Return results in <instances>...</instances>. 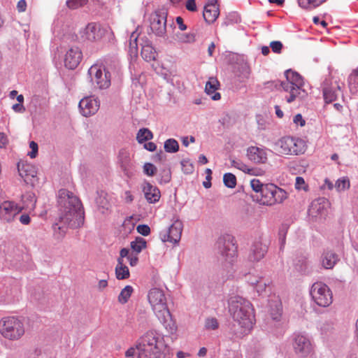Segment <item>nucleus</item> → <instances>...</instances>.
<instances>
[{"instance_id":"obj_15","label":"nucleus","mask_w":358,"mask_h":358,"mask_svg":"<svg viewBox=\"0 0 358 358\" xmlns=\"http://www.w3.org/2000/svg\"><path fill=\"white\" fill-rule=\"evenodd\" d=\"M166 13L163 10L154 12L151 16L150 28L157 36H164L166 27Z\"/></svg>"},{"instance_id":"obj_25","label":"nucleus","mask_w":358,"mask_h":358,"mask_svg":"<svg viewBox=\"0 0 358 358\" xmlns=\"http://www.w3.org/2000/svg\"><path fill=\"white\" fill-rule=\"evenodd\" d=\"M17 169L20 176L27 182L31 178L36 176V171L34 166L28 163H18Z\"/></svg>"},{"instance_id":"obj_23","label":"nucleus","mask_w":358,"mask_h":358,"mask_svg":"<svg viewBox=\"0 0 358 358\" xmlns=\"http://www.w3.org/2000/svg\"><path fill=\"white\" fill-rule=\"evenodd\" d=\"M273 188L272 183L265 184L264 188L259 194L253 196V200L261 205L271 206V189Z\"/></svg>"},{"instance_id":"obj_39","label":"nucleus","mask_w":358,"mask_h":358,"mask_svg":"<svg viewBox=\"0 0 358 358\" xmlns=\"http://www.w3.org/2000/svg\"><path fill=\"white\" fill-rule=\"evenodd\" d=\"M350 187V182L348 177H343L339 178L335 183V188L338 192H342L348 189Z\"/></svg>"},{"instance_id":"obj_62","label":"nucleus","mask_w":358,"mask_h":358,"mask_svg":"<svg viewBox=\"0 0 358 358\" xmlns=\"http://www.w3.org/2000/svg\"><path fill=\"white\" fill-rule=\"evenodd\" d=\"M8 143L6 136L3 133L0 132V148H3Z\"/></svg>"},{"instance_id":"obj_50","label":"nucleus","mask_w":358,"mask_h":358,"mask_svg":"<svg viewBox=\"0 0 358 358\" xmlns=\"http://www.w3.org/2000/svg\"><path fill=\"white\" fill-rule=\"evenodd\" d=\"M182 169L185 173H192L194 170L193 165L187 160H183L181 162Z\"/></svg>"},{"instance_id":"obj_33","label":"nucleus","mask_w":358,"mask_h":358,"mask_svg":"<svg viewBox=\"0 0 358 358\" xmlns=\"http://www.w3.org/2000/svg\"><path fill=\"white\" fill-rule=\"evenodd\" d=\"M134 292V289L131 285L125 286L120 292L118 296V302L121 304L126 303L129 298L131 297L132 293Z\"/></svg>"},{"instance_id":"obj_14","label":"nucleus","mask_w":358,"mask_h":358,"mask_svg":"<svg viewBox=\"0 0 358 358\" xmlns=\"http://www.w3.org/2000/svg\"><path fill=\"white\" fill-rule=\"evenodd\" d=\"M104 30L99 24L89 23L80 33L83 41L96 42L100 41L104 35Z\"/></svg>"},{"instance_id":"obj_36","label":"nucleus","mask_w":358,"mask_h":358,"mask_svg":"<svg viewBox=\"0 0 358 358\" xmlns=\"http://www.w3.org/2000/svg\"><path fill=\"white\" fill-rule=\"evenodd\" d=\"M138 35L133 32L130 36L129 52L131 57H136L138 55Z\"/></svg>"},{"instance_id":"obj_7","label":"nucleus","mask_w":358,"mask_h":358,"mask_svg":"<svg viewBox=\"0 0 358 358\" xmlns=\"http://www.w3.org/2000/svg\"><path fill=\"white\" fill-rule=\"evenodd\" d=\"M274 149L280 155H298L305 152L306 145L305 142L300 138L285 136L275 143Z\"/></svg>"},{"instance_id":"obj_35","label":"nucleus","mask_w":358,"mask_h":358,"mask_svg":"<svg viewBox=\"0 0 358 358\" xmlns=\"http://www.w3.org/2000/svg\"><path fill=\"white\" fill-rule=\"evenodd\" d=\"M130 245L131 249L138 254L146 248L147 242L143 238L137 237L135 241L131 242Z\"/></svg>"},{"instance_id":"obj_28","label":"nucleus","mask_w":358,"mask_h":358,"mask_svg":"<svg viewBox=\"0 0 358 358\" xmlns=\"http://www.w3.org/2000/svg\"><path fill=\"white\" fill-rule=\"evenodd\" d=\"M22 201L23 203L24 209L33 210L36 207V199L35 194L31 192H26L22 195Z\"/></svg>"},{"instance_id":"obj_8","label":"nucleus","mask_w":358,"mask_h":358,"mask_svg":"<svg viewBox=\"0 0 358 358\" xmlns=\"http://www.w3.org/2000/svg\"><path fill=\"white\" fill-rule=\"evenodd\" d=\"M310 294L312 299L319 306L328 307L333 302V294L331 289L322 282L313 283Z\"/></svg>"},{"instance_id":"obj_52","label":"nucleus","mask_w":358,"mask_h":358,"mask_svg":"<svg viewBox=\"0 0 358 358\" xmlns=\"http://www.w3.org/2000/svg\"><path fill=\"white\" fill-rule=\"evenodd\" d=\"M29 148L31 149V151L28 153V155L34 159L36 157L38 153V144L34 141H31L29 143Z\"/></svg>"},{"instance_id":"obj_44","label":"nucleus","mask_w":358,"mask_h":358,"mask_svg":"<svg viewBox=\"0 0 358 358\" xmlns=\"http://www.w3.org/2000/svg\"><path fill=\"white\" fill-rule=\"evenodd\" d=\"M250 186L252 189L256 192V194H259L262 192V189L264 188L265 185L263 184L259 180L254 178L250 180Z\"/></svg>"},{"instance_id":"obj_16","label":"nucleus","mask_w":358,"mask_h":358,"mask_svg":"<svg viewBox=\"0 0 358 358\" xmlns=\"http://www.w3.org/2000/svg\"><path fill=\"white\" fill-rule=\"evenodd\" d=\"M99 100L94 96H85L79 102L80 111L85 117L94 115L99 109Z\"/></svg>"},{"instance_id":"obj_27","label":"nucleus","mask_w":358,"mask_h":358,"mask_svg":"<svg viewBox=\"0 0 358 358\" xmlns=\"http://www.w3.org/2000/svg\"><path fill=\"white\" fill-rule=\"evenodd\" d=\"M115 276L118 280L128 279L130 276L129 268L124 264V260L117 259L115 266Z\"/></svg>"},{"instance_id":"obj_13","label":"nucleus","mask_w":358,"mask_h":358,"mask_svg":"<svg viewBox=\"0 0 358 358\" xmlns=\"http://www.w3.org/2000/svg\"><path fill=\"white\" fill-rule=\"evenodd\" d=\"M182 231V223L177 220L173 222L168 229L160 232V238L163 242L177 243L180 238Z\"/></svg>"},{"instance_id":"obj_18","label":"nucleus","mask_w":358,"mask_h":358,"mask_svg":"<svg viewBox=\"0 0 358 358\" xmlns=\"http://www.w3.org/2000/svg\"><path fill=\"white\" fill-rule=\"evenodd\" d=\"M83 59V53L78 47H71L64 55V65L69 69H75Z\"/></svg>"},{"instance_id":"obj_63","label":"nucleus","mask_w":358,"mask_h":358,"mask_svg":"<svg viewBox=\"0 0 358 358\" xmlns=\"http://www.w3.org/2000/svg\"><path fill=\"white\" fill-rule=\"evenodd\" d=\"M129 250L127 248H122L120 252V257L118 259H121L123 260L124 257H127L129 256Z\"/></svg>"},{"instance_id":"obj_10","label":"nucleus","mask_w":358,"mask_h":358,"mask_svg":"<svg viewBox=\"0 0 358 358\" xmlns=\"http://www.w3.org/2000/svg\"><path fill=\"white\" fill-rule=\"evenodd\" d=\"M91 82L99 89H106L110 85V76L103 65L94 64L88 70Z\"/></svg>"},{"instance_id":"obj_2","label":"nucleus","mask_w":358,"mask_h":358,"mask_svg":"<svg viewBox=\"0 0 358 358\" xmlns=\"http://www.w3.org/2000/svg\"><path fill=\"white\" fill-rule=\"evenodd\" d=\"M229 310L234 320L239 325L241 334H248L255 321L252 303L241 296H231L229 300Z\"/></svg>"},{"instance_id":"obj_54","label":"nucleus","mask_w":358,"mask_h":358,"mask_svg":"<svg viewBox=\"0 0 358 358\" xmlns=\"http://www.w3.org/2000/svg\"><path fill=\"white\" fill-rule=\"evenodd\" d=\"M185 8L187 10L195 12L197 10V7L195 0H187L185 3Z\"/></svg>"},{"instance_id":"obj_3","label":"nucleus","mask_w":358,"mask_h":358,"mask_svg":"<svg viewBox=\"0 0 358 358\" xmlns=\"http://www.w3.org/2000/svg\"><path fill=\"white\" fill-rule=\"evenodd\" d=\"M148 298L152 310L166 329L172 334L176 332L177 327L172 320L164 291L159 288H152L149 291Z\"/></svg>"},{"instance_id":"obj_30","label":"nucleus","mask_w":358,"mask_h":358,"mask_svg":"<svg viewBox=\"0 0 358 358\" xmlns=\"http://www.w3.org/2000/svg\"><path fill=\"white\" fill-rule=\"evenodd\" d=\"M141 57L146 62L154 61L157 57V52L154 48L150 44L143 45L141 52Z\"/></svg>"},{"instance_id":"obj_20","label":"nucleus","mask_w":358,"mask_h":358,"mask_svg":"<svg viewBox=\"0 0 358 358\" xmlns=\"http://www.w3.org/2000/svg\"><path fill=\"white\" fill-rule=\"evenodd\" d=\"M220 15L217 0H209L204 7L203 13L205 21L209 24L214 22Z\"/></svg>"},{"instance_id":"obj_22","label":"nucleus","mask_w":358,"mask_h":358,"mask_svg":"<svg viewBox=\"0 0 358 358\" xmlns=\"http://www.w3.org/2000/svg\"><path fill=\"white\" fill-rule=\"evenodd\" d=\"M267 252V246L262 241H255L250 250L248 259L252 262L262 259Z\"/></svg>"},{"instance_id":"obj_34","label":"nucleus","mask_w":358,"mask_h":358,"mask_svg":"<svg viewBox=\"0 0 358 358\" xmlns=\"http://www.w3.org/2000/svg\"><path fill=\"white\" fill-rule=\"evenodd\" d=\"M300 7L305 9H313L320 6L327 0H297Z\"/></svg>"},{"instance_id":"obj_19","label":"nucleus","mask_w":358,"mask_h":358,"mask_svg":"<svg viewBox=\"0 0 358 358\" xmlns=\"http://www.w3.org/2000/svg\"><path fill=\"white\" fill-rule=\"evenodd\" d=\"M142 190L146 201L150 203H155L161 197L159 189L149 182L145 181L143 182Z\"/></svg>"},{"instance_id":"obj_60","label":"nucleus","mask_w":358,"mask_h":358,"mask_svg":"<svg viewBox=\"0 0 358 358\" xmlns=\"http://www.w3.org/2000/svg\"><path fill=\"white\" fill-rule=\"evenodd\" d=\"M20 221L23 224H28L30 223L31 219L29 215L23 214L20 217Z\"/></svg>"},{"instance_id":"obj_53","label":"nucleus","mask_w":358,"mask_h":358,"mask_svg":"<svg viewBox=\"0 0 358 358\" xmlns=\"http://www.w3.org/2000/svg\"><path fill=\"white\" fill-rule=\"evenodd\" d=\"M246 173L251 176H263L264 174V171L258 168H250L248 166Z\"/></svg>"},{"instance_id":"obj_49","label":"nucleus","mask_w":358,"mask_h":358,"mask_svg":"<svg viewBox=\"0 0 358 358\" xmlns=\"http://www.w3.org/2000/svg\"><path fill=\"white\" fill-rule=\"evenodd\" d=\"M272 51L275 53H280L282 48V43L280 41H275L270 43Z\"/></svg>"},{"instance_id":"obj_58","label":"nucleus","mask_w":358,"mask_h":358,"mask_svg":"<svg viewBox=\"0 0 358 358\" xmlns=\"http://www.w3.org/2000/svg\"><path fill=\"white\" fill-rule=\"evenodd\" d=\"M124 199L127 203H130L134 201V196L130 191L127 190L124 192Z\"/></svg>"},{"instance_id":"obj_40","label":"nucleus","mask_w":358,"mask_h":358,"mask_svg":"<svg viewBox=\"0 0 358 358\" xmlns=\"http://www.w3.org/2000/svg\"><path fill=\"white\" fill-rule=\"evenodd\" d=\"M164 149L168 152H176L179 149L178 143L173 138H169L164 143Z\"/></svg>"},{"instance_id":"obj_29","label":"nucleus","mask_w":358,"mask_h":358,"mask_svg":"<svg viewBox=\"0 0 358 358\" xmlns=\"http://www.w3.org/2000/svg\"><path fill=\"white\" fill-rule=\"evenodd\" d=\"M338 260L337 255L331 252H325L322 257V264L327 269L332 268Z\"/></svg>"},{"instance_id":"obj_48","label":"nucleus","mask_w":358,"mask_h":358,"mask_svg":"<svg viewBox=\"0 0 358 358\" xmlns=\"http://www.w3.org/2000/svg\"><path fill=\"white\" fill-rule=\"evenodd\" d=\"M205 327L207 329L215 330L218 328V322L216 318H208L205 322Z\"/></svg>"},{"instance_id":"obj_32","label":"nucleus","mask_w":358,"mask_h":358,"mask_svg":"<svg viewBox=\"0 0 358 358\" xmlns=\"http://www.w3.org/2000/svg\"><path fill=\"white\" fill-rule=\"evenodd\" d=\"M348 85L352 94L358 91V67L352 71L348 78Z\"/></svg>"},{"instance_id":"obj_41","label":"nucleus","mask_w":358,"mask_h":358,"mask_svg":"<svg viewBox=\"0 0 358 358\" xmlns=\"http://www.w3.org/2000/svg\"><path fill=\"white\" fill-rule=\"evenodd\" d=\"M223 182L229 188H234L236 185V178L231 173H225L223 176Z\"/></svg>"},{"instance_id":"obj_57","label":"nucleus","mask_w":358,"mask_h":358,"mask_svg":"<svg viewBox=\"0 0 358 358\" xmlns=\"http://www.w3.org/2000/svg\"><path fill=\"white\" fill-rule=\"evenodd\" d=\"M27 8V2L25 0H20L17 3V9L20 13L24 12Z\"/></svg>"},{"instance_id":"obj_56","label":"nucleus","mask_w":358,"mask_h":358,"mask_svg":"<svg viewBox=\"0 0 358 358\" xmlns=\"http://www.w3.org/2000/svg\"><path fill=\"white\" fill-rule=\"evenodd\" d=\"M293 121L296 125H300L301 127L304 126L306 124V121L304 120L301 114L296 115L294 117Z\"/></svg>"},{"instance_id":"obj_4","label":"nucleus","mask_w":358,"mask_h":358,"mask_svg":"<svg viewBox=\"0 0 358 358\" xmlns=\"http://www.w3.org/2000/svg\"><path fill=\"white\" fill-rule=\"evenodd\" d=\"M159 338L154 332L145 334L138 340L136 347H131L125 352L126 358H151L160 350Z\"/></svg>"},{"instance_id":"obj_11","label":"nucleus","mask_w":358,"mask_h":358,"mask_svg":"<svg viewBox=\"0 0 358 358\" xmlns=\"http://www.w3.org/2000/svg\"><path fill=\"white\" fill-rule=\"evenodd\" d=\"M23 209L13 201H3L0 203V220L5 223L12 222Z\"/></svg>"},{"instance_id":"obj_43","label":"nucleus","mask_w":358,"mask_h":358,"mask_svg":"<svg viewBox=\"0 0 358 358\" xmlns=\"http://www.w3.org/2000/svg\"><path fill=\"white\" fill-rule=\"evenodd\" d=\"M294 187L299 191L303 190L306 192L308 190V185L306 182L303 178L301 176L296 178Z\"/></svg>"},{"instance_id":"obj_55","label":"nucleus","mask_w":358,"mask_h":358,"mask_svg":"<svg viewBox=\"0 0 358 358\" xmlns=\"http://www.w3.org/2000/svg\"><path fill=\"white\" fill-rule=\"evenodd\" d=\"M162 174L161 182L168 183L171 181V176L169 171L164 170Z\"/></svg>"},{"instance_id":"obj_6","label":"nucleus","mask_w":358,"mask_h":358,"mask_svg":"<svg viewBox=\"0 0 358 358\" xmlns=\"http://www.w3.org/2000/svg\"><path fill=\"white\" fill-rule=\"evenodd\" d=\"M25 333L23 322L13 316L4 317L0 320V334L9 341H17Z\"/></svg>"},{"instance_id":"obj_51","label":"nucleus","mask_w":358,"mask_h":358,"mask_svg":"<svg viewBox=\"0 0 358 358\" xmlns=\"http://www.w3.org/2000/svg\"><path fill=\"white\" fill-rule=\"evenodd\" d=\"M136 230L138 233L143 236H148L150 234V228L146 224H139Z\"/></svg>"},{"instance_id":"obj_45","label":"nucleus","mask_w":358,"mask_h":358,"mask_svg":"<svg viewBox=\"0 0 358 358\" xmlns=\"http://www.w3.org/2000/svg\"><path fill=\"white\" fill-rule=\"evenodd\" d=\"M119 159L120 161L122 169L125 170L129 162V153L125 150L120 151L119 154Z\"/></svg>"},{"instance_id":"obj_38","label":"nucleus","mask_w":358,"mask_h":358,"mask_svg":"<svg viewBox=\"0 0 358 358\" xmlns=\"http://www.w3.org/2000/svg\"><path fill=\"white\" fill-rule=\"evenodd\" d=\"M153 137L152 133L148 129H141L136 136L137 141L141 143L144 141L152 139Z\"/></svg>"},{"instance_id":"obj_37","label":"nucleus","mask_w":358,"mask_h":358,"mask_svg":"<svg viewBox=\"0 0 358 358\" xmlns=\"http://www.w3.org/2000/svg\"><path fill=\"white\" fill-rule=\"evenodd\" d=\"M251 284L254 286L256 291L259 295L266 294V289L269 285L266 282V281L262 278H260L258 280H256L255 282L252 281Z\"/></svg>"},{"instance_id":"obj_31","label":"nucleus","mask_w":358,"mask_h":358,"mask_svg":"<svg viewBox=\"0 0 358 358\" xmlns=\"http://www.w3.org/2000/svg\"><path fill=\"white\" fill-rule=\"evenodd\" d=\"M96 203L98 208L101 210L102 213H103L105 210H108L110 206L108 194L104 192H99L96 199Z\"/></svg>"},{"instance_id":"obj_12","label":"nucleus","mask_w":358,"mask_h":358,"mask_svg":"<svg viewBox=\"0 0 358 358\" xmlns=\"http://www.w3.org/2000/svg\"><path fill=\"white\" fill-rule=\"evenodd\" d=\"M323 96L325 103H330L336 100L339 94L342 95V99L345 101V97L342 94L341 87L338 81L333 78H326L323 83Z\"/></svg>"},{"instance_id":"obj_46","label":"nucleus","mask_w":358,"mask_h":358,"mask_svg":"<svg viewBox=\"0 0 358 358\" xmlns=\"http://www.w3.org/2000/svg\"><path fill=\"white\" fill-rule=\"evenodd\" d=\"M231 166L236 168L244 173H246L248 166L239 159H231Z\"/></svg>"},{"instance_id":"obj_5","label":"nucleus","mask_w":358,"mask_h":358,"mask_svg":"<svg viewBox=\"0 0 358 358\" xmlns=\"http://www.w3.org/2000/svg\"><path fill=\"white\" fill-rule=\"evenodd\" d=\"M286 80L281 83L283 90L288 93L285 96L287 103L301 100L307 96V92L303 88L304 82L303 78L296 72L292 70L285 71Z\"/></svg>"},{"instance_id":"obj_17","label":"nucleus","mask_w":358,"mask_h":358,"mask_svg":"<svg viewBox=\"0 0 358 358\" xmlns=\"http://www.w3.org/2000/svg\"><path fill=\"white\" fill-rule=\"evenodd\" d=\"M293 348L300 357H306L311 354L313 348L310 340L303 335H296L294 339Z\"/></svg>"},{"instance_id":"obj_9","label":"nucleus","mask_w":358,"mask_h":358,"mask_svg":"<svg viewBox=\"0 0 358 358\" xmlns=\"http://www.w3.org/2000/svg\"><path fill=\"white\" fill-rule=\"evenodd\" d=\"M217 246L222 261L231 264L235 260L237 257V247L233 236L224 235L220 237Z\"/></svg>"},{"instance_id":"obj_1","label":"nucleus","mask_w":358,"mask_h":358,"mask_svg":"<svg viewBox=\"0 0 358 358\" xmlns=\"http://www.w3.org/2000/svg\"><path fill=\"white\" fill-rule=\"evenodd\" d=\"M59 203L61 206L59 222L53 225L55 235L62 238L68 227L78 228L84 222V211L79 199L66 189L59 192Z\"/></svg>"},{"instance_id":"obj_61","label":"nucleus","mask_w":358,"mask_h":358,"mask_svg":"<svg viewBox=\"0 0 358 358\" xmlns=\"http://www.w3.org/2000/svg\"><path fill=\"white\" fill-rule=\"evenodd\" d=\"M176 23L181 31H184L187 29L186 25L183 22V19L181 17H176Z\"/></svg>"},{"instance_id":"obj_59","label":"nucleus","mask_w":358,"mask_h":358,"mask_svg":"<svg viewBox=\"0 0 358 358\" xmlns=\"http://www.w3.org/2000/svg\"><path fill=\"white\" fill-rule=\"evenodd\" d=\"M127 259L131 266H136L138 261V257L136 255H133L132 254L128 256Z\"/></svg>"},{"instance_id":"obj_42","label":"nucleus","mask_w":358,"mask_h":358,"mask_svg":"<svg viewBox=\"0 0 358 358\" xmlns=\"http://www.w3.org/2000/svg\"><path fill=\"white\" fill-rule=\"evenodd\" d=\"M87 1L88 0H67L66 5L69 9L75 10L83 7Z\"/></svg>"},{"instance_id":"obj_21","label":"nucleus","mask_w":358,"mask_h":358,"mask_svg":"<svg viewBox=\"0 0 358 358\" xmlns=\"http://www.w3.org/2000/svg\"><path fill=\"white\" fill-rule=\"evenodd\" d=\"M247 156L250 161L256 164H264L267 161L266 151L256 146H251L248 148Z\"/></svg>"},{"instance_id":"obj_47","label":"nucleus","mask_w":358,"mask_h":358,"mask_svg":"<svg viewBox=\"0 0 358 358\" xmlns=\"http://www.w3.org/2000/svg\"><path fill=\"white\" fill-rule=\"evenodd\" d=\"M143 171L146 175L152 176L156 173L157 168L151 163H145L143 166Z\"/></svg>"},{"instance_id":"obj_24","label":"nucleus","mask_w":358,"mask_h":358,"mask_svg":"<svg viewBox=\"0 0 358 358\" xmlns=\"http://www.w3.org/2000/svg\"><path fill=\"white\" fill-rule=\"evenodd\" d=\"M219 87L220 83L217 78L214 77H210L206 84L205 91L211 96L213 100L217 101L221 98L220 94L219 92H216V90Z\"/></svg>"},{"instance_id":"obj_64","label":"nucleus","mask_w":358,"mask_h":358,"mask_svg":"<svg viewBox=\"0 0 358 358\" xmlns=\"http://www.w3.org/2000/svg\"><path fill=\"white\" fill-rule=\"evenodd\" d=\"M144 148L149 151H155L157 148L155 143L152 142H148L145 143Z\"/></svg>"},{"instance_id":"obj_26","label":"nucleus","mask_w":358,"mask_h":358,"mask_svg":"<svg viewBox=\"0 0 358 358\" xmlns=\"http://www.w3.org/2000/svg\"><path fill=\"white\" fill-rule=\"evenodd\" d=\"M271 201L272 205L277 203H282L288 197L287 193L282 188L278 187L275 185L273 184V188L271 189Z\"/></svg>"}]
</instances>
